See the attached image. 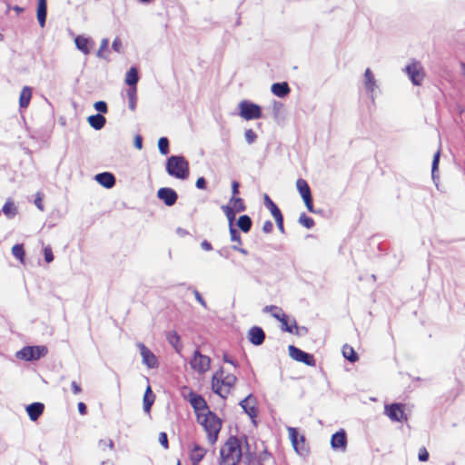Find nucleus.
I'll return each mask as SVG.
<instances>
[{
  "label": "nucleus",
  "mask_w": 465,
  "mask_h": 465,
  "mask_svg": "<svg viewBox=\"0 0 465 465\" xmlns=\"http://www.w3.org/2000/svg\"><path fill=\"white\" fill-rule=\"evenodd\" d=\"M247 440L230 437L220 450V465H238L242 458V443Z\"/></svg>",
  "instance_id": "nucleus-1"
},
{
  "label": "nucleus",
  "mask_w": 465,
  "mask_h": 465,
  "mask_svg": "<svg viewBox=\"0 0 465 465\" xmlns=\"http://www.w3.org/2000/svg\"><path fill=\"white\" fill-rule=\"evenodd\" d=\"M197 420L206 431L209 442L214 444L222 429L220 418L211 411H207L197 413Z\"/></svg>",
  "instance_id": "nucleus-2"
},
{
  "label": "nucleus",
  "mask_w": 465,
  "mask_h": 465,
  "mask_svg": "<svg viewBox=\"0 0 465 465\" xmlns=\"http://www.w3.org/2000/svg\"><path fill=\"white\" fill-rule=\"evenodd\" d=\"M236 381V377L232 374H228L223 377V371L221 368L213 375L212 389L216 394L224 399L229 394L230 390L233 387Z\"/></svg>",
  "instance_id": "nucleus-3"
},
{
  "label": "nucleus",
  "mask_w": 465,
  "mask_h": 465,
  "mask_svg": "<svg viewBox=\"0 0 465 465\" xmlns=\"http://www.w3.org/2000/svg\"><path fill=\"white\" fill-rule=\"evenodd\" d=\"M166 172L170 176L185 180L189 177V163L183 155H172L167 159Z\"/></svg>",
  "instance_id": "nucleus-4"
},
{
  "label": "nucleus",
  "mask_w": 465,
  "mask_h": 465,
  "mask_svg": "<svg viewBox=\"0 0 465 465\" xmlns=\"http://www.w3.org/2000/svg\"><path fill=\"white\" fill-rule=\"evenodd\" d=\"M239 115L243 119L249 120H256L262 117V109L261 107L250 101L243 100L241 101L239 105Z\"/></svg>",
  "instance_id": "nucleus-5"
},
{
  "label": "nucleus",
  "mask_w": 465,
  "mask_h": 465,
  "mask_svg": "<svg viewBox=\"0 0 465 465\" xmlns=\"http://www.w3.org/2000/svg\"><path fill=\"white\" fill-rule=\"evenodd\" d=\"M191 368L198 374L203 375L210 369L211 359L210 357L201 353L199 350H195L189 361Z\"/></svg>",
  "instance_id": "nucleus-6"
},
{
  "label": "nucleus",
  "mask_w": 465,
  "mask_h": 465,
  "mask_svg": "<svg viewBox=\"0 0 465 465\" xmlns=\"http://www.w3.org/2000/svg\"><path fill=\"white\" fill-rule=\"evenodd\" d=\"M47 349L45 346H27L16 352V357L25 361H35L45 356Z\"/></svg>",
  "instance_id": "nucleus-7"
},
{
  "label": "nucleus",
  "mask_w": 465,
  "mask_h": 465,
  "mask_svg": "<svg viewBox=\"0 0 465 465\" xmlns=\"http://www.w3.org/2000/svg\"><path fill=\"white\" fill-rule=\"evenodd\" d=\"M404 71L408 74L409 78L411 79V83L414 85H420L424 78V72L420 62H411V64L406 65Z\"/></svg>",
  "instance_id": "nucleus-8"
},
{
  "label": "nucleus",
  "mask_w": 465,
  "mask_h": 465,
  "mask_svg": "<svg viewBox=\"0 0 465 465\" xmlns=\"http://www.w3.org/2000/svg\"><path fill=\"white\" fill-rule=\"evenodd\" d=\"M288 351L290 357L294 361L302 362L307 366H315V359L312 354L303 351L294 345H290Z\"/></svg>",
  "instance_id": "nucleus-9"
},
{
  "label": "nucleus",
  "mask_w": 465,
  "mask_h": 465,
  "mask_svg": "<svg viewBox=\"0 0 465 465\" xmlns=\"http://www.w3.org/2000/svg\"><path fill=\"white\" fill-rule=\"evenodd\" d=\"M142 361L144 365L150 369L156 368L158 366V361L156 356L142 342L137 343Z\"/></svg>",
  "instance_id": "nucleus-10"
},
{
  "label": "nucleus",
  "mask_w": 465,
  "mask_h": 465,
  "mask_svg": "<svg viewBox=\"0 0 465 465\" xmlns=\"http://www.w3.org/2000/svg\"><path fill=\"white\" fill-rule=\"evenodd\" d=\"M385 413L392 421H402L406 420L402 405L401 403L385 405Z\"/></svg>",
  "instance_id": "nucleus-11"
},
{
  "label": "nucleus",
  "mask_w": 465,
  "mask_h": 465,
  "mask_svg": "<svg viewBox=\"0 0 465 465\" xmlns=\"http://www.w3.org/2000/svg\"><path fill=\"white\" fill-rule=\"evenodd\" d=\"M157 196L167 206H173L178 199L177 193L173 189L169 187L160 188L157 192Z\"/></svg>",
  "instance_id": "nucleus-12"
},
{
  "label": "nucleus",
  "mask_w": 465,
  "mask_h": 465,
  "mask_svg": "<svg viewBox=\"0 0 465 465\" xmlns=\"http://www.w3.org/2000/svg\"><path fill=\"white\" fill-rule=\"evenodd\" d=\"M240 406L251 419H254L256 417V399L253 397L252 394H249L247 397L242 400L240 401Z\"/></svg>",
  "instance_id": "nucleus-13"
},
{
  "label": "nucleus",
  "mask_w": 465,
  "mask_h": 465,
  "mask_svg": "<svg viewBox=\"0 0 465 465\" xmlns=\"http://www.w3.org/2000/svg\"><path fill=\"white\" fill-rule=\"evenodd\" d=\"M331 445L333 450L344 451L347 447V436L344 430H340L331 436Z\"/></svg>",
  "instance_id": "nucleus-14"
},
{
  "label": "nucleus",
  "mask_w": 465,
  "mask_h": 465,
  "mask_svg": "<svg viewBox=\"0 0 465 465\" xmlns=\"http://www.w3.org/2000/svg\"><path fill=\"white\" fill-rule=\"evenodd\" d=\"M364 88L370 94L371 100H374V93L378 89L375 77L370 68H367L364 73Z\"/></svg>",
  "instance_id": "nucleus-15"
},
{
  "label": "nucleus",
  "mask_w": 465,
  "mask_h": 465,
  "mask_svg": "<svg viewBox=\"0 0 465 465\" xmlns=\"http://www.w3.org/2000/svg\"><path fill=\"white\" fill-rule=\"evenodd\" d=\"M248 339L252 344L259 346L263 343L265 333L261 327L253 326L248 331Z\"/></svg>",
  "instance_id": "nucleus-16"
},
{
  "label": "nucleus",
  "mask_w": 465,
  "mask_h": 465,
  "mask_svg": "<svg viewBox=\"0 0 465 465\" xmlns=\"http://www.w3.org/2000/svg\"><path fill=\"white\" fill-rule=\"evenodd\" d=\"M95 181L106 189L113 188L115 184V177L112 173L104 172L95 175Z\"/></svg>",
  "instance_id": "nucleus-17"
},
{
  "label": "nucleus",
  "mask_w": 465,
  "mask_h": 465,
  "mask_svg": "<svg viewBox=\"0 0 465 465\" xmlns=\"http://www.w3.org/2000/svg\"><path fill=\"white\" fill-rule=\"evenodd\" d=\"M25 410L30 420L35 421L43 414L45 405L42 402H34L27 405Z\"/></svg>",
  "instance_id": "nucleus-18"
},
{
  "label": "nucleus",
  "mask_w": 465,
  "mask_h": 465,
  "mask_svg": "<svg viewBox=\"0 0 465 465\" xmlns=\"http://www.w3.org/2000/svg\"><path fill=\"white\" fill-rule=\"evenodd\" d=\"M189 401L197 413L209 411L206 401L200 395L191 393Z\"/></svg>",
  "instance_id": "nucleus-19"
},
{
  "label": "nucleus",
  "mask_w": 465,
  "mask_h": 465,
  "mask_svg": "<svg viewBox=\"0 0 465 465\" xmlns=\"http://www.w3.org/2000/svg\"><path fill=\"white\" fill-rule=\"evenodd\" d=\"M287 430L289 432V438L291 440L292 445L293 449L295 450V451L300 455H303L304 453H306V451H307L306 449L299 447L300 440L298 439L299 433H298L297 429L292 428V427H288Z\"/></svg>",
  "instance_id": "nucleus-20"
},
{
  "label": "nucleus",
  "mask_w": 465,
  "mask_h": 465,
  "mask_svg": "<svg viewBox=\"0 0 465 465\" xmlns=\"http://www.w3.org/2000/svg\"><path fill=\"white\" fill-rule=\"evenodd\" d=\"M271 91L274 95L283 98L290 94L291 89L286 82H282L273 84L271 87Z\"/></svg>",
  "instance_id": "nucleus-21"
},
{
  "label": "nucleus",
  "mask_w": 465,
  "mask_h": 465,
  "mask_svg": "<svg viewBox=\"0 0 465 465\" xmlns=\"http://www.w3.org/2000/svg\"><path fill=\"white\" fill-rule=\"evenodd\" d=\"M47 4L46 0H38L37 20L41 27H44L46 21Z\"/></svg>",
  "instance_id": "nucleus-22"
},
{
  "label": "nucleus",
  "mask_w": 465,
  "mask_h": 465,
  "mask_svg": "<svg viewBox=\"0 0 465 465\" xmlns=\"http://www.w3.org/2000/svg\"><path fill=\"white\" fill-rule=\"evenodd\" d=\"M87 121H88L89 124L94 130H97V131L101 130L105 125V123H106L105 117L104 115H102L101 114L90 115L87 118Z\"/></svg>",
  "instance_id": "nucleus-23"
},
{
  "label": "nucleus",
  "mask_w": 465,
  "mask_h": 465,
  "mask_svg": "<svg viewBox=\"0 0 465 465\" xmlns=\"http://www.w3.org/2000/svg\"><path fill=\"white\" fill-rule=\"evenodd\" d=\"M91 39L88 37H84L83 35H77L74 38V43L76 47L82 51L84 54H88L90 53L89 45L91 44Z\"/></svg>",
  "instance_id": "nucleus-24"
},
{
  "label": "nucleus",
  "mask_w": 465,
  "mask_h": 465,
  "mask_svg": "<svg viewBox=\"0 0 465 465\" xmlns=\"http://www.w3.org/2000/svg\"><path fill=\"white\" fill-rule=\"evenodd\" d=\"M226 206L231 207L232 210L236 213L244 212L246 210L243 200L237 196H232L229 200V203Z\"/></svg>",
  "instance_id": "nucleus-25"
},
{
  "label": "nucleus",
  "mask_w": 465,
  "mask_h": 465,
  "mask_svg": "<svg viewBox=\"0 0 465 465\" xmlns=\"http://www.w3.org/2000/svg\"><path fill=\"white\" fill-rule=\"evenodd\" d=\"M296 187L302 200L312 196L310 186L305 180L302 178L298 179L296 182Z\"/></svg>",
  "instance_id": "nucleus-26"
},
{
  "label": "nucleus",
  "mask_w": 465,
  "mask_h": 465,
  "mask_svg": "<svg viewBox=\"0 0 465 465\" xmlns=\"http://www.w3.org/2000/svg\"><path fill=\"white\" fill-rule=\"evenodd\" d=\"M32 98V89L28 86H25L20 94L19 98V105L22 108H25L28 106L30 100Z\"/></svg>",
  "instance_id": "nucleus-27"
},
{
  "label": "nucleus",
  "mask_w": 465,
  "mask_h": 465,
  "mask_svg": "<svg viewBox=\"0 0 465 465\" xmlns=\"http://www.w3.org/2000/svg\"><path fill=\"white\" fill-rule=\"evenodd\" d=\"M139 80L138 71L135 67H131L125 75V83L130 87H136Z\"/></svg>",
  "instance_id": "nucleus-28"
},
{
  "label": "nucleus",
  "mask_w": 465,
  "mask_h": 465,
  "mask_svg": "<svg viewBox=\"0 0 465 465\" xmlns=\"http://www.w3.org/2000/svg\"><path fill=\"white\" fill-rule=\"evenodd\" d=\"M206 451L203 448L199 445H194L192 453L191 460L193 465H197L204 457Z\"/></svg>",
  "instance_id": "nucleus-29"
},
{
  "label": "nucleus",
  "mask_w": 465,
  "mask_h": 465,
  "mask_svg": "<svg viewBox=\"0 0 465 465\" xmlns=\"http://www.w3.org/2000/svg\"><path fill=\"white\" fill-rule=\"evenodd\" d=\"M154 395L152 392L151 387L148 386L143 395V411L147 413L150 412L151 407L154 401Z\"/></svg>",
  "instance_id": "nucleus-30"
},
{
  "label": "nucleus",
  "mask_w": 465,
  "mask_h": 465,
  "mask_svg": "<svg viewBox=\"0 0 465 465\" xmlns=\"http://www.w3.org/2000/svg\"><path fill=\"white\" fill-rule=\"evenodd\" d=\"M252 225V219L250 216L243 214L241 215L237 221V226L242 230L243 232H250Z\"/></svg>",
  "instance_id": "nucleus-31"
},
{
  "label": "nucleus",
  "mask_w": 465,
  "mask_h": 465,
  "mask_svg": "<svg viewBox=\"0 0 465 465\" xmlns=\"http://www.w3.org/2000/svg\"><path fill=\"white\" fill-rule=\"evenodd\" d=\"M262 312L267 313L270 312L273 318L276 320L284 319V312L282 308L276 305H267L262 309Z\"/></svg>",
  "instance_id": "nucleus-32"
},
{
  "label": "nucleus",
  "mask_w": 465,
  "mask_h": 465,
  "mask_svg": "<svg viewBox=\"0 0 465 465\" xmlns=\"http://www.w3.org/2000/svg\"><path fill=\"white\" fill-rule=\"evenodd\" d=\"M167 340L170 344L174 348V350L180 353L182 345L180 343V336L176 331H169L167 334Z\"/></svg>",
  "instance_id": "nucleus-33"
},
{
  "label": "nucleus",
  "mask_w": 465,
  "mask_h": 465,
  "mask_svg": "<svg viewBox=\"0 0 465 465\" xmlns=\"http://www.w3.org/2000/svg\"><path fill=\"white\" fill-rule=\"evenodd\" d=\"M342 355L351 362H355L358 360V354L356 353L354 349L348 344H345L342 347Z\"/></svg>",
  "instance_id": "nucleus-34"
},
{
  "label": "nucleus",
  "mask_w": 465,
  "mask_h": 465,
  "mask_svg": "<svg viewBox=\"0 0 465 465\" xmlns=\"http://www.w3.org/2000/svg\"><path fill=\"white\" fill-rule=\"evenodd\" d=\"M2 212L8 219H12L17 213V209L13 202L7 201L2 208Z\"/></svg>",
  "instance_id": "nucleus-35"
},
{
  "label": "nucleus",
  "mask_w": 465,
  "mask_h": 465,
  "mask_svg": "<svg viewBox=\"0 0 465 465\" xmlns=\"http://www.w3.org/2000/svg\"><path fill=\"white\" fill-rule=\"evenodd\" d=\"M263 200H264V205L265 207L271 212L272 215V216H275V215H278V214H281L282 212L281 210L278 208V206L272 201V199L269 197V195L267 194H264L263 196Z\"/></svg>",
  "instance_id": "nucleus-36"
},
{
  "label": "nucleus",
  "mask_w": 465,
  "mask_h": 465,
  "mask_svg": "<svg viewBox=\"0 0 465 465\" xmlns=\"http://www.w3.org/2000/svg\"><path fill=\"white\" fill-rule=\"evenodd\" d=\"M127 97H128V101H129V108L132 111H134L135 107H136V101H137L136 87H130L127 90Z\"/></svg>",
  "instance_id": "nucleus-37"
},
{
  "label": "nucleus",
  "mask_w": 465,
  "mask_h": 465,
  "mask_svg": "<svg viewBox=\"0 0 465 465\" xmlns=\"http://www.w3.org/2000/svg\"><path fill=\"white\" fill-rule=\"evenodd\" d=\"M221 208L228 219L229 227L233 226V222L235 220L236 212H234L233 210H232L231 207H228L226 205H223Z\"/></svg>",
  "instance_id": "nucleus-38"
},
{
  "label": "nucleus",
  "mask_w": 465,
  "mask_h": 465,
  "mask_svg": "<svg viewBox=\"0 0 465 465\" xmlns=\"http://www.w3.org/2000/svg\"><path fill=\"white\" fill-rule=\"evenodd\" d=\"M12 254L21 262H24L25 250L22 244H15L12 247Z\"/></svg>",
  "instance_id": "nucleus-39"
},
{
  "label": "nucleus",
  "mask_w": 465,
  "mask_h": 465,
  "mask_svg": "<svg viewBox=\"0 0 465 465\" xmlns=\"http://www.w3.org/2000/svg\"><path fill=\"white\" fill-rule=\"evenodd\" d=\"M278 321L282 323V330L286 332L292 333L293 328H297L295 321H293V323L292 325L288 324V318L285 313H284V319L278 320Z\"/></svg>",
  "instance_id": "nucleus-40"
},
{
  "label": "nucleus",
  "mask_w": 465,
  "mask_h": 465,
  "mask_svg": "<svg viewBox=\"0 0 465 465\" xmlns=\"http://www.w3.org/2000/svg\"><path fill=\"white\" fill-rule=\"evenodd\" d=\"M299 223L307 229H311L314 226V221L304 213L300 215Z\"/></svg>",
  "instance_id": "nucleus-41"
},
{
  "label": "nucleus",
  "mask_w": 465,
  "mask_h": 465,
  "mask_svg": "<svg viewBox=\"0 0 465 465\" xmlns=\"http://www.w3.org/2000/svg\"><path fill=\"white\" fill-rule=\"evenodd\" d=\"M158 148L162 154L166 155L169 153V141L166 137H161L158 140Z\"/></svg>",
  "instance_id": "nucleus-42"
},
{
  "label": "nucleus",
  "mask_w": 465,
  "mask_h": 465,
  "mask_svg": "<svg viewBox=\"0 0 465 465\" xmlns=\"http://www.w3.org/2000/svg\"><path fill=\"white\" fill-rule=\"evenodd\" d=\"M440 156V151L438 150L433 156V161H432V165H431V174H432L433 179H435V172L438 170Z\"/></svg>",
  "instance_id": "nucleus-43"
},
{
  "label": "nucleus",
  "mask_w": 465,
  "mask_h": 465,
  "mask_svg": "<svg viewBox=\"0 0 465 465\" xmlns=\"http://www.w3.org/2000/svg\"><path fill=\"white\" fill-rule=\"evenodd\" d=\"M244 138L248 144L253 143L257 139V134L252 129L244 132Z\"/></svg>",
  "instance_id": "nucleus-44"
},
{
  "label": "nucleus",
  "mask_w": 465,
  "mask_h": 465,
  "mask_svg": "<svg viewBox=\"0 0 465 465\" xmlns=\"http://www.w3.org/2000/svg\"><path fill=\"white\" fill-rule=\"evenodd\" d=\"M229 232H230L231 241H232V242H237L239 244H241V243H242V242H241V236H240V233H239V232L234 228V226H230V227H229Z\"/></svg>",
  "instance_id": "nucleus-45"
},
{
  "label": "nucleus",
  "mask_w": 465,
  "mask_h": 465,
  "mask_svg": "<svg viewBox=\"0 0 465 465\" xmlns=\"http://www.w3.org/2000/svg\"><path fill=\"white\" fill-rule=\"evenodd\" d=\"M94 107L99 114H106L108 110L107 104L104 101L95 102Z\"/></svg>",
  "instance_id": "nucleus-46"
},
{
  "label": "nucleus",
  "mask_w": 465,
  "mask_h": 465,
  "mask_svg": "<svg viewBox=\"0 0 465 465\" xmlns=\"http://www.w3.org/2000/svg\"><path fill=\"white\" fill-rule=\"evenodd\" d=\"M44 255L46 262L50 263L51 262L54 261V254L52 252V248L50 246L45 247Z\"/></svg>",
  "instance_id": "nucleus-47"
},
{
  "label": "nucleus",
  "mask_w": 465,
  "mask_h": 465,
  "mask_svg": "<svg viewBox=\"0 0 465 465\" xmlns=\"http://www.w3.org/2000/svg\"><path fill=\"white\" fill-rule=\"evenodd\" d=\"M192 292L195 297V300L203 307V308H207V304L204 301V299L203 298V296L201 295V293L195 289V288H193L192 289Z\"/></svg>",
  "instance_id": "nucleus-48"
},
{
  "label": "nucleus",
  "mask_w": 465,
  "mask_h": 465,
  "mask_svg": "<svg viewBox=\"0 0 465 465\" xmlns=\"http://www.w3.org/2000/svg\"><path fill=\"white\" fill-rule=\"evenodd\" d=\"M275 222H276V224H277V227L279 229V231L281 232H284V227H283V216L282 214H278V215H275L273 216Z\"/></svg>",
  "instance_id": "nucleus-49"
},
{
  "label": "nucleus",
  "mask_w": 465,
  "mask_h": 465,
  "mask_svg": "<svg viewBox=\"0 0 465 465\" xmlns=\"http://www.w3.org/2000/svg\"><path fill=\"white\" fill-rule=\"evenodd\" d=\"M419 460L420 461H422V462H425L429 460V452L427 451V450L422 447L419 450Z\"/></svg>",
  "instance_id": "nucleus-50"
},
{
  "label": "nucleus",
  "mask_w": 465,
  "mask_h": 465,
  "mask_svg": "<svg viewBox=\"0 0 465 465\" xmlns=\"http://www.w3.org/2000/svg\"><path fill=\"white\" fill-rule=\"evenodd\" d=\"M303 202H304V204L307 208V210L310 212V213H317V211H315L314 207H313V203H312V197L310 196L309 198H305L303 199Z\"/></svg>",
  "instance_id": "nucleus-51"
},
{
  "label": "nucleus",
  "mask_w": 465,
  "mask_h": 465,
  "mask_svg": "<svg viewBox=\"0 0 465 465\" xmlns=\"http://www.w3.org/2000/svg\"><path fill=\"white\" fill-rule=\"evenodd\" d=\"M159 442L160 444L166 450L168 449V438L165 432H160L159 434Z\"/></svg>",
  "instance_id": "nucleus-52"
},
{
  "label": "nucleus",
  "mask_w": 465,
  "mask_h": 465,
  "mask_svg": "<svg viewBox=\"0 0 465 465\" xmlns=\"http://www.w3.org/2000/svg\"><path fill=\"white\" fill-rule=\"evenodd\" d=\"M108 44H109L108 39L104 38V39L102 40L101 45H100V48H99V50L97 52V56L98 57H102L103 56V52L108 48Z\"/></svg>",
  "instance_id": "nucleus-53"
},
{
  "label": "nucleus",
  "mask_w": 465,
  "mask_h": 465,
  "mask_svg": "<svg viewBox=\"0 0 465 465\" xmlns=\"http://www.w3.org/2000/svg\"><path fill=\"white\" fill-rule=\"evenodd\" d=\"M273 230V224L271 221H266L262 225V231L265 233H270Z\"/></svg>",
  "instance_id": "nucleus-54"
},
{
  "label": "nucleus",
  "mask_w": 465,
  "mask_h": 465,
  "mask_svg": "<svg viewBox=\"0 0 465 465\" xmlns=\"http://www.w3.org/2000/svg\"><path fill=\"white\" fill-rule=\"evenodd\" d=\"M99 446L101 448L108 447L109 449L114 448V441L112 440H99Z\"/></svg>",
  "instance_id": "nucleus-55"
},
{
  "label": "nucleus",
  "mask_w": 465,
  "mask_h": 465,
  "mask_svg": "<svg viewBox=\"0 0 465 465\" xmlns=\"http://www.w3.org/2000/svg\"><path fill=\"white\" fill-rule=\"evenodd\" d=\"M112 47L113 49L117 52V53H120L121 50H122V42L119 38H115L114 41H113V45H112Z\"/></svg>",
  "instance_id": "nucleus-56"
},
{
  "label": "nucleus",
  "mask_w": 465,
  "mask_h": 465,
  "mask_svg": "<svg viewBox=\"0 0 465 465\" xmlns=\"http://www.w3.org/2000/svg\"><path fill=\"white\" fill-rule=\"evenodd\" d=\"M35 204L40 211H44V205L42 203V194L40 193H36V197L35 200Z\"/></svg>",
  "instance_id": "nucleus-57"
},
{
  "label": "nucleus",
  "mask_w": 465,
  "mask_h": 465,
  "mask_svg": "<svg viewBox=\"0 0 465 465\" xmlns=\"http://www.w3.org/2000/svg\"><path fill=\"white\" fill-rule=\"evenodd\" d=\"M195 185L198 189H205L206 180L203 177H200L197 179Z\"/></svg>",
  "instance_id": "nucleus-58"
},
{
  "label": "nucleus",
  "mask_w": 465,
  "mask_h": 465,
  "mask_svg": "<svg viewBox=\"0 0 465 465\" xmlns=\"http://www.w3.org/2000/svg\"><path fill=\"white\" fill-rule=\"evenodd\" d=\"M239 183L237 181H233L232 183V196H237V194L239 193Z\"/></svg>",
  "instance_id": "nucleus-59"
},
{
  "label": "nucleus",
  "mask_w": 465,
  "mask_h": 465,
  "mask_svg": "<svg viewBox=\"0 0 465 465\" xmlns=\"http://www.w3.org/2000/svg\"><path fill=\"white\" fill-rule=\"evenodd\" d=\"M201 247L203 250L207 251V252L213 250V246H212L211 242H209L206 240H204L201 242Z\"/></svg>",
  "instance_id": "nucleus-60"
},
{
  "label": "nucleus",
  "mask_w": 465,
  "mask_h": 465,
  "mask_svg": "<svg viewBox=\"0 0 465 465\" xmlns=\"http://www.w3.org/2000/svg\"><path fill=\"white\" fill-rule=\"evenodd\" d=\"M71 387L74 394H79L82 391L80 385L77 384L75 381H72Z\"/></svg>",
  "instance_id": "nucleus-61"
},
{
  "label": "nucleus",
  "mask_w": 465,
  "mask_h": 465,
  "mask_svg": "<svg viewBox=\"0 0 465 465\" xmlns=\"http://www.w3.org/2000/svg\"><path fill=\"white\" fill-rule=\"evenodd\" d=\"M134 146L137 149H142L143 146V139L140 135H136L134 138Z\"/></svg>",
  "instance_id": "nucleus-62"
},
{
  "label": "nucleus",
  "mask_w": 465,
  "mask_h": 465,
  "mask_svg": "<svg viewBox=\"0 0 465 465\" xmlns=\"http://www.w3.org/2000/svg\"><path fill=\"white\" fill-rule=\"evenodd\" d=\"M77 407L80 414L84 415L86 413V405L84 402H79Z\"/></svg>",
  "instance_id": "nucleus-63"
},
{
  "label": "nucleus",
  "mask_w": 465,
  "mask_h": 465,
  "mask_svg": "<svg viewBox=\"0 0 465 465\" xmlns=\"http://www.w3.org/2000/svg\"><path fill=\"white\" fill-rule=\"evenodd\" d=\"M282 106V104L280 102H274L273 104V111L276 114Z\"/></svg>",
  "instance_id": "nucleus-64"
}]
</instances>
